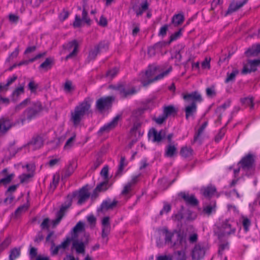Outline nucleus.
Wrapping results in <instances>:
<instances>
[{"label":"nucleus","instance_id":"1","mask_svg":"<svg viewBox=\"0 0 260 260\" xmlns=\"http://www.w3.org/2000/svg\"><path fill=\"white\" fill-rule=\"evenodd\" d=\"M183 99L189 105L185 108V117L187 119L190 117L193 116L197 112L198 103H201L203 101L201 94L197 91L191 93H183L182 94Z\"/></svg>","mask_w":260,"mask_h":260},{"label":"nucleus","instance_id":"2","mask_svg":"<svg viewBox=\"0 0 260 260\" xmlns=\"http://www.w3.org/2000/svg\"><path fill=\"white\" fill-rule=\"evenodd\" d=\"M91 107V101L89 98L77 106L73 112H71V120L73 124L78 125L86 114H88Z\"/></svg>","mask_w":260,"mask_h":260},{"label":"nucleus","instance_id":"3","mask_svg":"<svg viewBox=\"0 0 260 260\" xmlns=\"http://www.w3.org/2000/svg\"><path fill=\"white\" fill-rule=\"evenodd\" d=\"M172 67H170L166 71L155 76L154 78H151L155 74L157 68L155 66H149L145 73H142L140 74V81L143 86H147L149 84L163 78L165 76L168 75L172 71Z\"/></svg>","mask_w":260,"mask_h":260},{"label":"nucleus","instance_id":"4","mask_svg":"<svg viewBox=\"0 0 260 260\" xmlns=\"http://www.w3.org/2000/svg\"><path fill=\"white\" fill-rule=\"evenodd\" d=\"M234 221L230 219L223 220L218 226V231L216 234L218 238L221 240L224 237H227L233 235L236 231V228L234 225Z\"/></svg>","mask_w":260,"mask_h":260},{"label":"nucleus","instance_id":"5","mask_svg":"<svg viewBox=\"0 0 260 260\" xmlns=\"http://www.w3.org/2000/svg\"><path fill=\"white\" fill-rule=\"evenodd\" d=\"M43 110L40 102L37 101L32 103L31 106L27 108L23 113L21 121L30 120L39 114Z\"/></svg>","mask_w":260,"mask_h":260},{"label":"nucleus","instance_id":"6","mask_svg":"<svg viewBox=\"0 0 260 260\" xmlns=\"http://www.w3.org/2000/svg\"><path fill=\"white\" fill-rule=\"evenodd\" d=\"M238 165H240L242 170L245 172L252 170L254 165V155L248 154L241 159Z\"/></svg>","mask_w":260,"mask_h":260},{"label":"nucleus","instance_id":"7","mask_svg":"<svg viewBox=\"0 0 260 260\" xmlns=\"http://www.w3.org/2000/svg\"><path fill=\"white\" fill-rule=\"evenodd\" d=\"M102 240L103 243L106 244L108 241V235L111 231L110 218L109 216L104 217L102 220Z\"/></svg>","mask_w":260,"mask_h":260},{"label":"nucleus","instance_id":"8","mask_svg":"<svg viewBox=\"0 0 260 260\" xmlns=\"http://www.w3.org/2000/svg\"><path fill=\"white\" fill-rule=\"evenodd\" d=\"M117 204L118 201L114 199L112 201L110 199H107L102 203L100 207L98 208L97 212L105 213L107 211L115 208Z\"/></svg>","mask_w":260,"mask_h":260},{"label":"nucleus","instance_id":"9","mask_svg":"<svg viewBox=\"0 0 260 260\" xmlns=\"http://www.w3.org/2000/svg\"><path fill=\"white\" fill-rule=\"evenodd\" d=\"M114 98L106 96L101 98L96 101V107L100 111H103L106 109L111 107Z\"/></svg>","mask_w":260,"mask_h":260},{"label":"nucleus","instance_id":"10","mask_svg":"<svg viewBox=\"0 0 260 260\" xmlns=\"http://www.w3.org/2000/svg\"><path fill=\"white\" fill-rule=\"evenodd\" d=\"M119 117V116H116L111 121L101 127L98 132V135L102 136L103 134L108 133L114 129L118 124Z\"/></svg>","mask_w":260,"mask_h":260},{"label":"nucleus","instance_id":"11","mask_svg":"<svg viewBox=\"0 0 260 260\" xmlns=\"http://www.w3.org/2000/svg\"><path fill=\"white\" fill-rule=\"evenodd\" d=\"M260 66V58L256 59L249 60L248 61V66H244L241 73L245 75L252 72H255L257 70V67Z\"/></svg>","mask_w":260,"mask_h":260},{"label":"nucleus","instance_id":"12","mask_svg":"<svg viewBox=\"0 0 260 260\" xmlns=\"http://www.w3.org/2000/svg\"><path fill=\"white\" fill-rule=\"evenodd\" d=\"M74 197H77L78 201L77 204L78 205H82L89 198L90 193L88 189L83 187L77 192L73 193Z\"/></svg>","mask_w":260,"mask_h":260},{"label":"nucleus","instance_id":"13","mask_svg":"<svg viewBox=\"0 0 260 260\" xmlns=\"http://www.w3.org/2000/svg\"><path fill=\"white\" fill-rule=\"evenodd\" d=\"M176 241H174L173 245L175 246H180L181 248H186L187 247V237L186 234L183 232H176Z\"/></svg>","mask_w":260,"mask_h":260},{"label":"nucleus","instance_id":"14","mask_svg":"<svg viewBox=\"0 0 260 260\" xmlns=\"http://www.w3.org/2000/svg\"><path fill=\"white\" fill-rule=\"evenodd\" d=\"M63 47L65 49H67L68 51H70L72 48H73V50L66 57V60H68L69 59L72 58L76 56L78 48V44L76 40H74L68 43L66 45H64Z\"/></svg>","mask_w":260,"mask_h":260},{"label":"nucleus","instance_id":"15","mask_svg":"<svg viewBox=\"0 0 260 260\" xmlns=\"http://www.w3.org/2000/svg\"><path fill=\"white\" fill-rule=\"evenodd\" d=\"M44 141V139L43 136L35 135L28 143V145L32 150H36L42 147L43 145Z\"/></svg>","mask_w":260,"mask_h":260},{"label":"nucleus","instance_id":"16","mask_svg":"<svg viewBox=\"0 0 260 260\" xmlns=\"http://www.w3.org/2000/svg\"><path fill=\"white\" fill-rule=\"evenodd\" d=\"M148 136L153 137V142L159 143L165 138L166 132L164 129L157 132L155 128H152L149 131Z\"/></svg>","mask_w":260,"mask_h":260},{"label":"nucleus","instance_id":"17","mask_svg":"<svg viewBox=\"0 0 260 260\" xmlns=\"http://www.w3.org/2000/svg\"><path fill=\"white\" fill-rule=\"evenodd\" d=\"M205 254V249L204 247L199 244L196 245L191 253L193 260H200L203 258Z\"/></svg>","mask_w":260,"mask_h":260},{"label":"nucleus","instance_id":"18","mask_svg":"<svg viewBox=\"0 0 260 260\" xmlns=\"http://www.w3.org/2000/svg\"><path fill=\"white\" fill-rule=\"evenodd\" d=\"M179 197L183 199L187 205L192 206H196L199 204L198 200L193 194L190 195L188 193L181 192L179 193Z\"/></svg>","mask_w":260,"mask_h":260},{"label":"nucleus","instance_id":"19","mask_svg":"<svg viewBox=\"0 0 260 260\" xmlns=\"http://www.w3.org/2000/svg\"><path fill=\"white\" fill-rule=\"evenodd\" d=\"M117 90L122 98H125L129 95H132L136 92L135 88L131 89H126L123 85H118L115 86L114 88Z\"/></svg>","mask_w":260,"mask_h":260},{"label":"nucleus","instance_id":"20","mask_svg":"<svg viewBox=\"0 0 260 260\" xmlns=\"http://www.w3.org/2000/svg\"><path fill=\"white\" fill-rule=\"evenodd\" d=\"M109 187L110 185L109 183V180L103 181L97 185L93 191L92 196H94L95 197L98 196V194L99 192L105 191L109 188Z\"/></svg>","mask_w":260,"mask_h":260},{"label":"nucleus","instance_id":"21","mask_svg":"<svg viewBox=\"0 0 260 260\" xmlns=\"http://www.w3.org/2000/svg\"><path fill=\"white\" fill-rule=\"evenodd\" d=\"M207 125V122L205 121L204 122L201 127L198 129V131L196 133L193 140L191 142L192 144H194L195 143H199V144H201L202 142V140L201 138V135L203 133V132Z\"/></svg>","mask_w":260,"mask_h":260},{"label":"nucleus","instance_id":"22","mask_svg":"<svg viewBox=\"0 0 260 260\" xmlns=\"http://www.w3.org/2000/svg\"><path fill=\"white\" fill-rule=\"evenodd\" d=\"M72 248L75 249L77 253L84 254L85 253V245L83 242L76 239L73 242Z\"/></svg>","mask_w":260,"mask_h":260},{"label":"nucleus","instance_id":"23","mask_svg":"<svg viewBox=\"0 0 260 260\" xmlns=\"http://www.w3.org/2000/svg\"><path fill=\"white\" fill-rule=\"evenodd\" d=\"M12 126L11 121L8 118H2L0 119V132L6 133Z\"/></svg>","mask_w":260,"mask_h":260},{"label":"nucleus","instance_id":"24","mask_svg":"<svg viewBox=\"0 0 260 260\" xmlns=\"http://www.w3.org/2000/svg\"><path fill=\"white\" fill-rule=\"evenodd\" d=\"M247 1L248 0H244L243 2H238L236 4L234 3L230 4L225 13V15L232 14V13L237 11L238 9L242 7L245 4H246Z\"/></svg>","mask_w":260,"mask_h":260},{"label":"nucleus","instance_id":"25","mask_svg":"<svg viewBox=\"0 0 260 260\" xmlns=\"http://www.w3.org/2000/svg\"><path fill=\"white\" fill-rule=\"evenodd\" d=\"M216 191V188L212 185H209L201 189L202 194L207 198H211L215 194Z\"/></svg>","mask_w":260,"mask_h":260},{"label":"nucleus","instance_id":"26","mask_svg":"<svg viewBox=\"0 0 260 260\" xmlns=\"http://www.w3.org/2000/svg\"><path fill=\"white\" fill-rule=\"evenodd\" d=\"M148 8L149 4L146 1L141 3L139 8L133 7V10L135 12L136 16L138 17L141 16Z\"/></svg>","mask_w":260,"mask_h":260},{"label":"nucleus","instance_id":"27","mask_svg":"<svg viewBox=\"0 0 260 260\" xmlns=\"http://www.w3.org/2000/svg\"><path fill=\"white\" fill-rule=\"evenodd\" d=\"M176 232L172 233L169 232L168 230H165V243L166 244L170 245L171 247H174L175 245H173L174 241H176L174 240L175 237L176 238Z\"/></svg>","mask_w":260,"mask_h":260},{"label":"nucleus","instance_id":"28","mask_svg":"<svg viewBox=\"0 0 260 260\" xmlns=\"http://www.w3.org/2000/svg\"><path fill=\"white\" fill-rule=\"evenodd\" d=\"M177 109L173 105L165 106L163 109V113L167 117L170 116H175L177 114Z\"/></svg>","mask_w":260,"mask_h":260},{"label":"nucleus","instance_id":"29","mask_svg":"<svg viewBox=\"0 0 260 260\" xmlns=\"http://www.w3.org/2000/svg\"><path fill=\"white\" fill-rule=\"evenodd\" d=\"M260 53V44L253 45L251 48H249L246 52L245 54L247 56H256Z\"/></svg>","mask_w":260,"mask_h":260},{"label":"nucleus","instance_id":"30","mask_svg":"<svg viewBox=\"0 0 260 260\" xmlns=\"http://www.w3.org/2000/svg\"><path fill=\"white\" fill-rule=\"evenodd\" d=\"M184 20V15L182 14L175 15L172 19V22L174 26H177L181 24Z\"/></svg>","mask_w":260,"mask_h":260},{"label":"nucleus","instance_id":"31","mask_svg":"<svg viewBox=\"0 0 260 260\" xmlns=\"http://www.w3.org/2000/svg\"><path fill=\"white\" fill-rule=\"evenodd\" d=\"M51 253L52 255H57L58 253V251L59 250H63V247L62 246V244L61 243L59 245H58L57 246H55L54 241L51 240Z\"/></svg>","mask_w":260,"mask_h":260},{"label":"nucleus","instance_id":"32","mask_svg":"<svg viewBox=\"0 0 260 260\" xmlns=\"http://www.w3.org/2000/svg\"><path fill=\"white\" fill-rule=\"evenodd\" d=\"M216 203L212 202L209 205H207L203 208V212L207 215H210L212 212L215 211Z\"/></svg>","mask_w":260,"mask_h":260},{"label":"nucleus","instance_id":"33","mask_svg":"<svg viewBox=\"0 0 260 260\" xmlns=\"http://www.w3.org/2000/svg\"><path fill=\"white\" fill-rule=\"evenodd\" d=\"M192 149L190 147L184 146L180 150V153L183 157H189L192 155Z\"/></svg>","mask_w":260,"mask_h":260},{"label":"nucleus","instance_id":"34","mask_svg":"<svg viewBox=\"0 0 260 260\" xmlns=\"http://www.w3.org/2000/svg\"><path fill=\"white\" fill-rule=\"evenodd\" d=\"M176 152V147L174 145H169L166 148L165 155L169 157H172Z\"/></svg>","mask_w":260,"mask_h":260},{"label":"nucleus","instance_id":"35","mask_svg":"<svg viewBox=\"0 0 260 260\" xmlns=\"http://www.w3.org/2000/svg\"><path fill=\"white\" fill-rule=\"evenodd\" d=\"M54 60L52 58H47L45 61L41 63L39 67L41 69H44L46 70L50 69L53 64Z\"/></svg>","mask_w":260,"mask_h":260},{"label":"nucleus","instance_id":"36","mask_svg":"<svg viewBox=\"0 0 260 260\" xmlns=\"http://www.w3.org/2000/svg\"><path fill=\"white\" fill-rule=\"evenodd\" d=\"M170 260H186L185 253L181 251H178L174 253L173 255H170Z\"/></svg>","mask_w":260,"mask_h":260},{"label":"nucleus","instance_id":"37","mask_svg":"<svg viewBox=\"0 0 260 260\" xmlns=\"http://www.w3.org/2000/svg\"><path fill=\"white\" fill-rule=\"evenodd\" d=\"M20 255V248H14L10 251L9 255L10 260H14Z\"/></svg>","mask_w":260,"mask_h":260},{"label":"nucleus","instance_id":"38","mask_svg":"<svg viewBox=\"0 0 260 260\" xmlns=\"http://www.w3.org/2000/svg\"><path fill=\"white\" fill-rule=\"evenodd\" d=\"M30 103V99L29 98H27L22 102H21L19 104L16 105L15 107V111L16 112H19L20 110L22 109L23 108L26 107L29 103Z\"/></svg>","mask_w":260,"mask_h":260},{"label":"nucleus","instance_id":"39","mask_svg":"<svg viewBox=\"0 0 260 260\" xmlns=\"http://www.w3.org/2000/svg\"><path fill=\"white\" fill-rule=\"evenodd\" d=\"M59 179L60 176L59 174L56 173L53 175L52 181L50 185V188L53 191L56 188V187L58 185Z\"/></svg>","mask_w":260,"mask_h":260},{"label":"nucleus","instance_id":"40","mask_svg":"<svg viewBox=\"0 0 260 260\" xmlns=\"http://www.w3.org/2000/svg\"><path fill=\"white\" fill-rule=\"evenodd\" d=\"M241 218L242 219V225L243 226L244 231L245 232H247L249 230V227L251 225V221L249 219H248L247 217L242 216Z\"/></svg>","mask_w":260,"mask_h":260},{"label":"nucleus","instance_id":"41","mask_svg":"<svg viewBox=\"0 0 260 260\" xmlns=\"http://www.w3.org/2000/svg\"><path fill=\"white\" fill-rule=\"evenodd\" d=\"M74 169L71 164L69 165L66 169L63 174L62 175V178H67L70 177L74 172Z\"/></svg>","mask_w":260,"mask_h":260},{"label":"nucleus","instance_id":"42","mask_svg":"<svg viewBox=\"0 0 260 260\" xmlns=\"http://www.w3.org/2000/svg\"><path fill=\"white\" fill-rule=\"evenodd\" d=\"M239 73L238 70H234L230 74L228 73L227 77L225 80V83H228L230 81H233L235 80L236 75Z\"/></svg>","mask_w":260,"mask_h":260},{"label":"nucleus","instance_id":"43","mask_svg":"<svg viewBox=\"0 0 260 260\" xmlns=\"http://www.w3.org/2000/svg\"><path fill=\"white\" fill-rule=\"evenodd\" d=\"M28 206L24 204L22 206H19L15 211L14 214L16 217H17L21 215L22 213L25 212L27 210Z\"/></svg>","mask_w":260,"mask_h":260},{"label":"nucleus","instance_id":"44","mask_svg":"<svg viewBox=\"0 0 260 260\" xmlns=\"http://www.w3.org/2000/svg\"><path fill=\"white\" fill-rule=\"evenodd\" d=\"M99 52V47L95 46L93 50L90 51L88 56V59L89 61L94 59Z\"/></svg>","mask_w":260,"mask_h":260},{"label":"nucleus","instance_id":"45","mask_svg":"<svg viewBox=\"0 0 260 260\" xmlns=\"http://www.w3.org/2000/svg\"><path fill=\"white\" fill-rule=\"evenodd\" d=\"M134 186L132 185L131 184L127 183H126L121 191V194L123 196H127L128 195L131 191L133 190Z\"/></svg>","mask_w":260,"mask_h":260},{"label":"nucleus","instance_id":"46","mask_svg":"<svg viewBox=\"0 0 260 260\" xmlns=\"http://www.w3.org/2000/svg\"><path fill=\"white\" fill-rule=\"evenodd\" d=\"M64 90L66 92H70L72 90H74L75 88L72 85V82L70 80H67L64 84L63 86Z\"/></svg>","mask_w":260,"mask_h":260},{"label":"nucleus","instance_id":"47","mask_svg":"<svg viewBox=\"0 0 260 260\" xmlns=\"http://www.w3.org/2000/svg\"><path fill=\"white\" fill-rule=\"evenodd\" d=\"M84 229V224L81 221H79L76 225L74 227L73 232L74 234V237H76V234L77 233L81 232Z\"/></svg>","mask_w":260,"mask_h":260},{"label":"nucleus","instance_id":"48","mask_svg":"<svg viewBox=\"0 0 260 260\" xmlns=\"http://www.w3.org/2000/svg\"><path fill=\"white\" fill-rule=\"evenodd\" d=\"M38 87L39 85L34 80H31L28 84V88L31 93H36Z\"/></svg>","mask_w":260,"mask_h":260},{"label":"nucleus","instance_id":"49","mask_svg":"<svg viewBox=\"0 0 260 260\" xmlns=\"http://www.w3.org/2000/svg\"><path fill=\"white\" fill-rule=\"evenodd\" d=\"M241 101L244 104L249 106L251 109L253 108L254 104L253 98H244L242 99Z\"/></svg>","mask_w":260,"mask_h":260},{"label":"nucleus","instance_id":"50","mask_svg":"<svg viewBox=\"0 0 260 260\" xmlns=\"http://www.w3.org/2000/svg\"><path fill=\"white\" fill-rule=\"evenodd\" d=\"M11 243V239L10 237H7L5 240L0 245V251H3L7 248Z\"/></svg>","mask_w":260,"mask_h":260},{"label":"nucleus","instance_id":"51","mask_svg":"<svg viewBox=\"0 0 260 260\" xmlns=\"http://www.w3.org/2000/svg\"><path fill=\"white\" fill-rule=\"evenodd\" d=\"M124 161H125V157L123 156H121V158H120L119 165L118 167V169L116 174V176L121 175V174L123 170L124 166H125Z\"/></svg>","mask_w":260,"mask_h":260},{"label":"nucleus","instance_id":"52","mask_svg":"<svg viewBox=\"0 0 260 260\" xmlns=\"http://www.w3.org/2000/svg\"><path fill=\"white\" fill-rule=\"evenodd\" d=\"M76 137V135L74 134L72 137L70 138L66 142L64 146V149H69L73 145L74 142L75 141Z\"/></svg>","mask_w":260,"mask_h":260},{"label":"nucleus","instance_id":"53","mask_svg":"<svg viewBox=\"0 0 260 260\" xmlns=\"http://www.w3.org/2000/svg\"><path fill=\"white\" fill-rule=\"evenodd\" d=\"M14 176V174H11L7 176L5 178L1 179L0 180V183L3 184H7L11 181Z\"/></svg>","mask_w":260,"mask_h":260},{"label":"nucleus","instance_id":"54","mask_svg":"<svg viewBox=\"0 0 260 260\" xmlns=\"http://www.w3.org/2000/svg\"><path fill=\"white\" fill-rule=\"evenodd\" d=\"M71 205L72 202L70 201L67 204L62 205L60 210L57 213L59 214H61L63 216L65 212L71 206Z\"/></svg>","mask_w":260,"mask_h":260},{"label":"nucleus","instance_id":"55","mask_svg":"<svg viewBox=\"0 0 260 260\" xmlns=\"http://www.w3.org/2000/svg\"><path fill=\"white\" fill-rule=\"evenodd\" d=\"M71 205L72 202L70 201L67 204L62 205L60 210L57 213L59 214H61L63 216L65 212L71 206Z\"/></svg>","mask_w":260,"mask_h":260},{"label":"nucleus","instance_id":"56","mask_svg":"<svg viewBox=\"0 0 260 260\" xmlns=\"http://www.w3.org/2000/svg\"><path fill=\"white\" fill-rule=\"evenodd\" d=\"M198 239V235L197 233H192L190 234L187 237V241L193 244L197 242Z\"/></svg>","mask_w":260,"mask_h":260},{"label":"nucleus","instance_id":"57","mask_svg":"<svg viewBox=\"0 0 260 260\" xmlns=\"http://www.w3.org/2000/svg\"><path fill=\"white\" fill-rule=\"evenodd\" d=\"M225 133V129L222 127L220 129L218 134L215 137V141L217 142H219L224 136Z\"/></svg>","mask_w":260,"mask_h":260},{"label":"nucleus","instance_id":"58","mask_svg":"<svg viewBox=\"0 0 260 260\" xmlns=\"http://www.w3.org/2000/svg\"><path fill=\"white\" fill-rule=\"evenodd\" d=\"M118 72V69L117 68H114L112 70L108 71L107 73L106 76L110 78L114 77Z\"/></svg>","mask_w":260,"mask_h":260},{"label":"nucleus","instance_id":"59","mask_svg":"<svg viewBox=\"0 0 260 260\" xmlns=\"http://www.w3.org/2000/svg\"><path fill=\"white\" fill-rule=\"evenodd\" d=\"M87 220L88 223L90 224L91 227H94L96 224V218L92 214L90 215L87 217Z\"/></svg>","mask_w":260,"mask_h":260},{"label":"nucleus","instance_id":"60","mask_svg":"<svg viewBox=\"0 0 260 260\" xmlns=\"http://www.w3.org/2000/svg\"><path fill=\"white\" fill-rule=\"evenodd\" d=\"M101 175L104 177V180H108V167H104L101 171Z\"/></svg>","mask_w":260,"mask_h":260},{"label":"nucleus","instance_id":"61","mask_svg":"<svg viewBox=\"0 0 260 260\" xmlns=\"http://www.w3.org/2000/svg\"><path fill=\"white\" fill-rule=\"evenodd\" d=\"M103 163L102 159L100 157H98L96 160L94 162L91 169L93 171L96 170Z\"/></svg>","mask_w":260,"mask_h":260},{"label":"nucleus","instance_id":"62","mask_svg":"<svg viewBox=\"0 0 260 260\" xmlns=\"http://www.w3.org/2000/svg\"><path fill=\"white\" fill-rule=\"evenodd\" d=\"M207 95L208 97H213L215 96L216 92L214 89V87H208L206 90Z\"/></svg>","mask_w":260,"mask_h":260},{"label":"nucleus","instance_id":"63","mask_svg":"<svg viewBox=\"0 0 260 260\" xmlns=\"http://www.w3.org/2000/svg\"><path fill=\"white\" fill-rule=\"evenodd\" d=\"M181 29H180L179 31L175 32L174 34H172L170 36L169 43H171L172 42L176 40L178 38H179L181 35Z\"/></svg>","mask_w":260,"mask_h":260},{"label":"nucleus","instance_id":"64","mask_svg":"<svg viewBox=\"0 0 260 260\" xmlns=\"http://www.w3.org/2000/svg\"><path fill=\"white\" fill-rule=\"evenodd\" d=\"M167 117L163 113L161 115H159L158 117L154 119V121L159 124H162L164 121H166Z\"/></svg>","mask_w":260,"mask_h":260}]
</instances>
